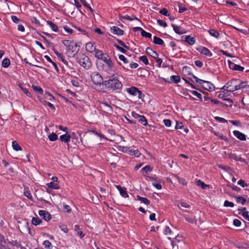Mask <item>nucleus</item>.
<instances>
[{"mask_svg":"<svg viewBox=\"0 0 249 249\" xmlns=\"http://www.w3.org/2000/svg\"><path fill=\"white\" fill-rule=\"evenodd\" d=\"M106 88L108 90H118L122 88L123 85L122 83L118 80L116 75L113 74L109 77L108 80H105L103 82Z\"/></svg>","mask_w":249,"mask_h":249,"instance_id":"1","label":"nucleus"},{"mask_svg":"<svg viewBox=\"0 0 249 249\" xmlns=\"http://www.w3.org/2000/svg\"><path fill=\"white\" fill-rule=\"evenodd\" d=\"M78 62L81 66L87 70L89 69L91 66V63L89 58L84 54L80 56Z\"/></svg>","mask_w":249,"mask_h":249,"instance_id":"2","label":"nucleus"},{"mask_svg":"<svg viewBox=\"0 0 249 249\" xmlns=\"http://www.w3.org/2000/svg\"><path fill=\"white\" fill-rule=\"evenodd\" d=\"M90 77L92 82L95 85H103V77L100 74L97 72H93L90 74Z\"/></svg>","mask_w":249,"mask_h":249,"instance_id":"3","label":"nucleus"},{"mask_svg":"<svg viewBox=\"0 0 249 249\" xmlns=\"http://www.w3.org/2000/svg\"><path fill=\"white\" fill-rule=\"evenodd\" d=\"M239 80L237 79H232L227 83V89L228 91H233L240 89V87H238L237 84Z\"/></svg>","mask_w":249,"mask_h":249,"instance_id":"4","label":"nucleus"},{"mask_svg":"<svg viewBox=\"0 0 249 249\" xmlns=\"http://www.w3.org/2000/svg\"><path fill=\"white\" fill-rule=\"evenodd\" d=\"M126 90L128 93L133 96L138 95V97L139 99H142V97L144 96V95L142 94V91L139 90L138 88L135 87L127 88Z\"/></svg>","mask_w":249,"mask_h":249,"instance_id":"5","label":"nucleus"},{"mask_svg":"<svg viewBox=\"0 0 249 249\" xmlns=\"http://www.w3.org/2000/svg\"><path fill=\"white\" fill-rule=\"evenodd\" d=\"M78 51L77 43L72 41L67 49V53L68 54H71L73 53H77Z\"/></svg>","mask_w":249,"mask_h":249,"instance_id":"6","label":"nucleus"},{"mask_svg":"<svg viewBox=\"0 0 249 249\" xmlns=\"http://www.w3.org/2000/svg\"><path fill=\"white\" fill-rule=\"evenodd\" d=\"M201 85L203 88L209 91H213L215 89L214 85L210 82L202 80Z\"/></svg>","mask_w":249,"mask_h":249,"instance_id":"7","label":"nucleus"},{"mask_svg":"<svg viewBox=\"0 0 249 249\" xmlns=\"http://www.w3.org/2000/svg\"><path fill=\"white\" fill-rule=\"evenodd\" d=\"M229 68L234 71H242L244 70V68L240 65H236L231 61L228 60V61Z\"/></svg>","mask_w":249,"mask_h":249,"instance_id":"8","label":"nucleus"},{"mask_svg":"<svg viewBox=\"0 0 249 249\" xmlns=\"http://www.w3.org/2000/svg\"><path fill=\"white\" fill-rule=\"evenodd\" d=\"M39 215L42 217L46 221L50 220L51 219V215L50 213L44 210H39L38 211Z\"/></svg>","mask_w":249,"mask_h":249,"instance_id":"9","label":"nucleus"},{"mask_svg":"<svg viewBox=\"0 0 249 249\" xmlns=\"http://www.w3.org/2000/svg\"><path fill=\"white\" fill-rule=\"evenodd\" d=\"M110 32L118 36H122L124 34V31L117 26L112 27L110 28Z\"/></svg>","mask_w":249,"mask_h":249,"instance_id":"10","label":"nucleus"},{"mask_svg":"<svg viewBox=\"0 0 249 249\" xmlns=\"http://www.w3.org/2000/svg\"><path fill=\"white\" fill-rule=\"evenodd\" d=\"M116 188L119 190L120 195L123 197L126 198L128 197L126 189L125 187H122L120 185H115Z\"/></svg>","mask_w":249,"mask_h":249,"instance_id":"11","label":"nucleus"},{"mask_svg":"<svg viewBox=\"0 0 249 249\" xmlns=\"http://www.w3.org/2000/svg\"><path fill=\"white\" fill-rule=\"evenodd\" d=\"M103 61L107 65L109 69H111L113 67V63L110 57L106 54L102 59Z\"/></svg>","mask_w":249,"mask_h":249,"instance_id":"12","label":"nucleus"},{"mask_svg":"<svg viewBox=\"0 0 249 249\" xmlns=\"http://www.w3.org/2000/svg\"><path fill=\"white\" fill-rule=\"evenodd\" d=\"M86 50L91 53H94L96 51V47L91 42H89L86 44Z\"/></svg>","mask_w":249,"mask_h":249,"instance_id":"13","label":"nucleus"},{"mask_svg":"<svg viewBox=\"0 0 249 249\" xmlns=\"http://www.w3.org/2000/svg\"><path fill=\"white\" fill-rule=\"evenodd\" d=\"M233 135L238 139L241 141H246V136L238 130H234L233 131Z\"/></svg>","mask_w":249,"mask_h":249,"instance_id":"14","label":"nucleus"},{"mask_svg":"<svg viewBox=\"0 0 249 249\" xmlns=\"http://www.w3.org/2000/svg\"><path fill=\"white\" fill-rule=\"evenodd\" d=\"M172 26L173 28L174 31L179 35H181L185 33V30L182 28L180 26H178L176 24H172Z\"/></svg>","mask_w":249,"mask_h":249,"instance_id":"15","label":"nucleus"},{"mask_svg":"<svg viewBox=\"0 0 249 249\" xmlns=\"http://www.w3.org/2000/svg\"><path fill=\"white\" fill-rule=\"evenodd\" d=\"M181 37L182 40L187 42L189 44L191 45H194L195 43V39L193 37L187 36H183Z\"/></svg>","mask_w":249,"mask_h":249,"instance_id":"16","label":"nucleus"},{"mask_svg":"<svg viewBox=\"0 0 249 249\" xmlns=\"http://www.w3.org/2000/svg\"><path fill=\"white\" fill-rule=\"evenodd\" d=\"M227 155L229 158L235 160V161H244V160L242 159L241 157L237 156L236 154L229 153Z\"/></svg>","mask_w":249,"mask_h":249,"instance_id":"17","label":"nucleus"},{"mask_svg":"<svg viewBox=\"0 0 249 249\" xmlns=\"http://www.w3.org/2000/svg\"><path fill=\"white\" fill-rule=\"evenodd\" d=\"M53 51L55 54L57 55V56L60 59L61 61L64 63L66 65L68 66V61L65 59L64 56L63 54L61 53H59L57 50L53 49Z\"/></svg>","mask_w":249,"mask_h":249,"instance_id":"18","label":"nucleus"},{"mask_svg":"<svg viewBox=\"0 0 249 249\" xmlns=\"http://www.w3.org/2000/svg\"><path fill=\"white\" fill-rule=\"evenodd\" d=\"M146 52L147 54H149L155 59H157L159 56L158 53L150 48H147L146 49Z\"/></svg>","mask_w":249,"mask_h":249,"instance_id":"19","label":"nucleus"},{"mask_svg":"<svg viewBox=\"0 0 249 249\" xmlns=\"http://www.w3.org/2000/svg\"><path fill=\"white\" fill-rule=\"evenodd\" d=\"M200 52L202 54L209 57L212 56L213 55V53L210 51V50L206 47H202L201 49Z\"/></svg>","mask_w":249,"mask_h":249,"instance_id":"20","label":"nucleus"},{"mask_svg":"<svg viewBox=\"0 0 249 249\" xmlns=\"http://www.w3.org/2000/svg\"><path fill=\"white\" fill-rule=\"evenodd\" d=\"M153 42L155 44L164 46V43L163 40L160 37H158L156 36H154L153 37Z\"/></svg>","mask_w":249,"mask_h":249,"instance_id":"21","label":"nucleus"},{"mask_svg":"<svg viewBox=\"0 0 249 249\" xmlns=\"http://www.w3.org/2000/svg\"><path fill=\"white\" fill-rule=\"evenodd\" d=\"M182 215L184 217V218H185L186 221H187V222H188L190 223H196V221L195 216L194 217H190L188 215H187L185 214H183Z\"/></svg>","mask_w":249,"mask_h":249,"instance_id":"22","label":"nucleus"},{"mask_svg":"<svg viewBox=\"0 0 249 249\" xmlns=\"http://www.w3.org/2000/svg\"><path fill=\"white\" fill-rule=\"evenodd\" d=\"M47 23L48 25L50 26V28L53 31L55 32H58V29L57 25L53 23L52 21L48 20L47 21Z\"/></svg>","mask_w":249,"mask_h":249,"instance_id":"23","label":"nucleus"},{"mask_svg":"<svg viewBox=\"0 0 249 249\" xmlns=\"http://www.w3.org/2000/svg\"><path fill=\"white\" fill-rule=\"evenodd\" d=\"M125 152H127L130 155H134L137 157H138L140 155L139 151L138 150H134L132 149L126 150Z\"/></svg>","mask_w":249,"mask_h":249,"instance_id":"24","label":"nucleus"},{"mask_svg":"<svg viewBox=\"0 0 249 249\" xmlns=\"http://www.w3.org/2000/svg\"><path fill=\"white\" fill-rule=\"evenodd\" d=\"M70 139L71 136L68 134L62 135L60 137V140L65 142H68L70 141Z\"/></svg>","mask_w":249,"mask_h":249,"instance_id":"25","label":"nucleus"},{"mask_svg":"<svg viewBox=\"0 0 249 249\" xmlns=\"http://www.w3.org/2000/svg\"><path fill=\"white\" fill-rule=\"evenodd\" d=\"M47 186L49 188L53 189H58L59 188V185L58 183L52 181L47 183Z\"/></svg>","mask_w":249,"mask_h":249,"instance_id":"26","label":"nucleus"},{"mask_svg":"<svg viewBox=\"0 0 249 249\" xmlns=\"http://www.w3.org/2000/svg\"><path fill=\"white\" fill-rule=\"evenodd\" d=\"M137 198L138 200L141 201V202L143 203L144 204L148 205L150 204V201L147 198L145 197H142L140 196H137Z\"/></svg>","mask_w":249,"mask_h":249,"instance_id":"27","label":"nucleus"},{"mask_svg":"<svg viewBox=\"0 0 249 249\" xmlns=\"http://www.w3.org/2000/svg\"><path fill=\"white\" fill-rule=\"evenodd\" d=\"M95 57L98 59H102V58L105 56L103 52L101 50L96 49V51L94 52Z\"/></svg>","mask_w":249,"mask_h":249,"instance_id":"28","label":"nucleus"},{"mask_svg":"<svg viewBox=\"0 0 249 249\" xmlns=\"http://www.w3.org/2000/svg\"><path fill=\"white\" fill-rule=\"evenodd\" d=\"M208 32L211 36H213L216 38L219 37V33L216 30L213 29H210L208 31Z\"/></svg>","mask_w":249,"mask_h":249,"instance_id":"29","label":"nucleus"},{"mask_svg":"<svg viewBox=\"0 0 249 249\" xmlns=\"http://www.w3.org/2000/svg\"><path fill=\"white\" fill-rule=\"evenodd\" d=\"M12 147L13 149L17 151H20L22 150L21 146L16 141H13L12 142Z\"/></svg>","mask_w":249,"mask_h":249,"instance_id":"30","label":"nucleus"},{"mask_svg":"<svg viewBox=\"0 0 249 249\" xmlns=\"http://www.w3.org/2000/svg\"><path fill=\"white\" fill-rule=\"evenodd\" d=\"M42 222V220L38 217H33L32 223L34 225L37 226Z\"/></svg>","mask_w":249,"mask_h":249,"instance_id":"31","label":"nucleus"},{"mask_svg":"<svg viewBox=\"0 0 249 249\" xmlns=\"http://www.w3.org/2000/svg\"><path fill=\"white\" fill-rule=\"evenodd\" d=\"M170 80L175 83H178L180 81V78L178 75H172L170 77Z\"/></svg>","mask_w":249,"mask_h":249,"instance_id":"32","label":"nucleus"},{"mask_svg":"<svg viewBox=\"0 0 249 249\" xmlns=\"http://www.w3.org/2000/svg\"><path fill=\"white\" fill-rule=\"evenodd\" d=\"M196 185L198 186H201L202 189H205L208 185L205 184L204 182L202 181L201 180H197L196 182Z\"/></svg>","mask_w":249,"mask_h":249,"instance_id":"33","label":"nucleus"},{"mask_svg":"<svg viewBox=\"0 0 249 249\" xmlns=\"http://www.w3.org/2000/svg\"><path fill=\"white\" fill-rule=\"evenodd\" d=\"M48 138L50 141L53 142L57 140L58 136L55 133H52L49 135Z\"/></svg>","mask_w":249,"mask_h":249,"instance_id":"34","label":"nucleus"},{"mask_svg":"<svg viewBox=\"0 0 249 249\" xmlns=\"http://www.w3.org/2000/svg\"><path fill=\"white\" fill-rule=\"evenodd\" d=\"M10 64V61L8 58H4L2 61V66L4 68H7Z\"/></svg>","mask_w":249,"mask_h":249,"instance_id":"35","label":"nucleus"},{"mask_svg":"<svg viewBox=\"0 0 249 249\" xmlns=\"http://www.w3.org/2000/svg\"><path fill=\"white\" fill-rule=\"evenodd\" d=\"M138 121L143 125H147V121L144 116H142L138 120Z\"/></svg>","mask_w":249,"mask_h":249,"instance_id":"36","label":"nucleus"},{"mask_svg":"<svg viewBox=\"0 0 249 249\" xmlns=\"http://www.w3.org/2000/svg\"><path fill=\"white\" fill-rule=\"evenodd\" d=\"M122 18L124 19H126L130 21L133 20L134 19L139 20V19L135 16H132L131 17L128 15H125L124 17H123Z\"/></svg>","mask_w":249,"mask_h":249,"instance_id":"37","label":"nucleus"},{"mask_svg":"<svg viewBox=\"0 0 249 249\" xmlns=\"http://www.w3.org/2000/svg\"><path fill=\"white\" fill-rule=\"evenodd\" d=\"M236 201L237 203H241L242 205H244L246 200L243 196H237L236 197Z\"/></svg>","mask_w":249,"mask_h":249,"instance_id":"38","label":"nucleus"},{"mask_svg":"<svg viewBox=\"0 0 249 249\" xmlns=\"http://www.w3.org/2000/svg\"><path fill=\"white\" fill-rule=\"evenodd\" d=\"M213 133L215 136L218 137L219 138H220L222 140H225V141H226L227 140V138L226 137V136L223 135L222 134H221L220 133L214 131L213 132Z\"/></svg>","mask_w":249,"mask_h":249,"instance_id":"39","label":"nucleus"},{"mask_svg":"<svg viewBox=\"0 0 249 249\" xmlns=\"http://www.w3.org/2000/svg\"><path fill=\"white\" fill-rule=\"evenodd\" d=\"M43 245L47 249H51L52 247V243L49 240H45L43 243Z\"/></svg>","mask_w":249,"mask_h":249,"instance_id":"40","label":"nucleus"},{"mask_svg":"<svg viewBox=\"0 0 249 249\" xmlns=\"http://www.w3.org/2000/svg\"><path fill=\"white\" fill-rule=\"evenodd\" d=\"M24 195L25 196H26L27 197H28L29 199L32 200V196L29 190H26L25 189L24 192Z\"/></svg>","mask_w":249,"mask_h":249,"instance_id":"41","label":"nucleus"},{"mask_svg":"<svg viewBox=\"0 0 249 249\" xmlns=\"http://www.w3.org/2000/svg\"><path fill=\"white\" fill-rule=\"evenodd\" d=\"M141 35L143 37L149 38H151L152 37V35L150 33L146 32L144 30H142V33H141Z\"/></svg>","mask_w":249,"mask_h":249,"instance_id":"42","label":"nucleus"},{"mask_svg":"<svg viewBox=\"0 0 249 249\" xmlns=\"http://www.w3.org/2000/svg\"><path fill=\"white\" fill-rule=\"evenodd\" d=\"M190 92L194 95L198 97L201 100H202V95L200 93H198L197 91L195 90H190Z\"/></svg>","mask_w":249,"mask_h":249,"instance_id":"43","label":"nucleus"},{"mask_svg":"<svg viewBox=\"0 0 249 249\" xmlns=\"http://www.w3.org/2000/svg\"><path fill=\"white\" fill-rule=\"evenodd\" d=\"M32 88L34 90L38 92L40 94H42L43 92L42 89L39 86H33Z\"/></svg>","mask_w":249,"mask_h":249,"instance_id":"44","label":"nucleus"},{"mask_svg":"<svg viewBox=\"0 0 249 249\" xmlns=\"http://www.w3.org/2000/svg\"><path fill=\"white\" fill-rule=\"evenodd\" d=\"M140 60L142 61L145 65L148 64V60L146 56L143 55L140 57Z\"/></svg>","mask_w":249,"mask_h":249,"instance_id":"45","label":"nucleus"},{"mask_svg":"<svg viewBox=\"0 0 249 249\" xmlns=\"http://www.w3.org/2000/svg\"><path fill=\"white\" fill-rule=\"evenodd\" d=\"M214 119L216 121H217L219 123H225L227 122V121L226 119H225L224 118H221L220 117H218V116L215 117Z\"/></svg>","mask_w":249,"mask_h":249,"instance_id":"46","label":"nucleus"},{"mask_svg":"<svg viewBox=\"0 0 249 249\" xmlns=\"http://www.w3.org/2000/svg\"><path fill=\"white\" fill-rule=\"evenodd\" d=\"M80 0L81 1V2L82 3L83 5L85 7L88 8V9H89L90 10V11L92 12L93 10L92 9V8L90 6V5L87 2L86 0Z\"/></svg>","mask_w":249,"mask_h":249,"instance_id":"47","label":"nucleus"},{"mask_svg":"<svg viewBox=\"0 0 249 249\" xmlns=\"http://www.w3.org/2000/svg\"><path fill=\"white\" fill-rule=\"evenodd\" d=\"M160 13L162 14L165 16L169 17L170 14L168 11V10L166 8H163L160 10Z\"/></svg>","mask_w":249,"mask_h":249,"instance_id":"48","label":"nucleus"},{"mask_svg":"<svg viewBox=\"0 0 249 249\" xmlns=\"http://www.w3.org/2000/svg\"><path fill=\"white\" fill-rule=\"evenodd\" d=\"M119 58L120 60L123 61L124 63L127 64L129 62L127 59L126 57H125V56L124 55H123L122 54H120L119 55Z\"/></svg>","mask_w":249,"mask_h":249,"instance_id":"49","label":"nucleus"},{"mask_svg":"<svg viewBox=\"0 0 249 249\" xmlns=\"http://www.w3.org/2000/svg\"><path fill=\"white\" fill-rule=\"evenodd\" d=\"M224 206L225 207H233L234 206V203L232 202H230L228 200H226L224 202Z\"/></svg>","mask_w":249,"mask_h":249,"instance_id":"50","label":"nucleus"},{"mask_svg":"<svg viewBox=\"0 0 249 249\" xmlns=\"http://www.w3.org/2000/svg\"><path fill=\"white\" fill-rule=\"evenodd\" d=\"M142 170L146 173H148V172L151 171L152 168L149 165H146L145 167L142 168Z\"/></svg>","mask_w":249,"mask_h":249,"instance_id":"51","label":"nucleus"},{"mask_svg":"<svg viewBox=\"0 0 249 249\" xmlns=\"http://www.w3.org/2000/svg\"><path fill=\"white\" fill-rule=\"evenodd\" d=\"M163 123H164V125L166 127H170L171 125V124H172V122L169 119H164L163 120Z\"/></svg>","mask_w":249,"mask_h":249,"instance_id":"52","label":"nucleus"},{"mask_svg":"<svg viewBox=\"0 0 249 249\" xmlns=\"http://www.w3.org/2000/svg\"><path fill=\"white\" fill-rule=\"evenodd\" d=\"M152 185L158 190H160L162 188L161 184L159 182H153Z\"/></svg>","mask_w":249,"mask_h":249,"instance_id":"53","label":"nucleus"},{"mask_svg":"<svg viewBox=\"0 0 249 249\" xmlns=\"http://www.w3.org/2000/svg\"><path fill=\"white\" fill-rule=\"evenodd\" d=\"M114 47L119 51L121 52L122 53H126V50L124 49L123 48L120 47V46L114 44Z\"/></svg>","mask_w":249,"mask_h":249,"instance_id":"54","label":"nucleus"},{"mask_svg":"<svg viewBox=\"0 0 249 249\" xmlns=\"http://www.w3.org/2000/svg\"><path fill=\"white\" fill-rule=\"evenodd\" d=\"M237 184L242 187H245L248 186L247 184L245 183V181L242 179H240L238 180Z\"/></svg>","mask_w":249,"mask_h":249,"instance_id":"55","label":"nucleus"},{"mask_svg":"<svg viewBox=\"0 0 249 249\" xmlns=\"http://www.w3.org/2000/svg\"><path fill=\"white\" fill-rule=\"evenodd\" d=\"M72 41H71V40H67V39H65V40H62V43L66 46L67 47V49L68 48V47L70 46V44L71 43V42H72Z\"/></svg>","mask_w":249,"mask_h":249,"instance_id":"56","label":"nucleus"},{"mask_svg":"<svg viewBox=\"0 0 249 249\" xmlns=\"http://www.w3.org/2000/svg\"><path fill=\"white\" fill-rule=\"evenodd\" d=\"M157 22L160 26H163L164 27H165L167 26L166 22H165V21H163L162 20L158 19Z\"/></svg>","mask_w":249,"mask_h":249,"instance_id":"57","label":"nucleus"},{"mask_svg":"<svg viewBox=\"0 0 249 249\" xmlns=\"http://www.w3.org/2000/svg\"><path fill=\"white\" fill-rule=\"evenodd\" d=\"M63 29L64 30L69 34H71L72 33V29L70 28L68 26H64Z\"/></svg>","mask_w":249,"mask_h":249,"instance_id":"58","label":"nucleus"},{"mask_svg":"<svg viewBox=\"0 0 249 249\" xmlns=\"http://www.w3.org/2000/svg\"><path fill=\"white\" fill-rule=\"evenodd\" d=\"M233 224L236 227H240L241 226V222L238 219H235L233 220Z\"/></svg>","mask_w":249,"mask_h":249,"instance_id":"59","label":"nucleus"},{"mask_svg":"<svg viewBox=\"0 0 249 249\" xmlns=\"http://www.w3.org/2000/svg\"><path fill=\"white\" fill-rule=\"evenodd\" d=\"M61 230L63 231L65 233H67L68 232V229L67 226L65 225H62L59 226Z\"/></svg>","mask_w":249,"mask_h":249,"instance_id":"60","label":"nucleus"},{"mask_svg":"<svg viewBox=\"0 0 249 249\" xmlns=\"http://www.w3.org/2000/svg\"><path fill=\"white\" fill-rule=\"evenodd\" d=\"M177 178L178 179V181L179 183H181V184H182L183 185H186L187 182L186 181V180H185L184 178H179V177H177Z\"/></svg>","mask_w":249,"mask_h":249,"instance_id":"61","label":"nucleus"},{"mask_svg":"<svg viewBox=\"0 0 249 249\" xmlns=\"http://www.w3.org/2000/svg\"><path fill=\"white\" fill-rule=\"evenodd\" d=\"M131 115L135 119H137L139 120V119L140 118H141V117L142 116V115H141L137 113H136L134 111H132L131 112Z\"/></svg>","mask_w":249,"mask_h":249,"instance_id":"62","label":"nucleus"},{"mask_svg":"<svg viewBox=\"0 0 249 249\" xmlns=\"http://www.w3.org/2000/svg\"><path fill=\"white\" fill-rule=\"evenodd\" d=\"M242 216L245 219L249 221V212L243 213Z\"/></svg>","mask_w":249,"mask_h":249,"instance_id":"63","label":"nucleus"},{"mask_svg":"<svg viewBox=\"0 0 249 249\" xmlns=\"http://www.w3.org/2000/svg\"><path fill=\"white\" fill-rule=\"evenodd\" d=\"M11 19L12 21L16 23H18L19 21V19L16 16H11Z\"/></svg>","mask_w":249,"mask_h":249,"instance_id":"64","label":"nucleus"}]
</instances>
